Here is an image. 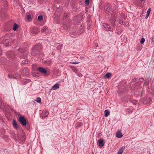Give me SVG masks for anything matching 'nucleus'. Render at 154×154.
I'll use <instances>...</instances> for the list:
<instances>
[{
	"instance_id": "aec40b11",
	"label": "nucleus",
	"mask_w": 154,
	"mask_h": 154,
	"mask_svg": "<svg viewBox=\"0 0 154 154\" xmlns=\"http://www.w3.org/2000/svg\"><path fill=\"white\" fill-rule=\"evenodd\" d=\"M18 27V25L16 24V23H14L13 26V30L14 31L16 30L17 29Z\"/></svg>"
},
{
	"instance_id": "3c124183",
	"label": "nucleus",
	"mask_w": 154,
	"mask_h": 154,
	"mask_svg": "<svg viewBox=\"0 0 154 154\" xmlns=\"http://www.w3.org/2000/svg\"><path fill=\"white\" fill-rule=\"evenodd\" d=\"M65 16H66V17H67V14H65Z\"/></svg>"
},
{
	"instance_id": "2eb2a0df",
	"label": "nucleus",
	"mask_w": 154,
	"mask_h": 154,
	"mask_svg": "<svg viewBox=\"0 0 154 154\" xmlns=\"http://www.w3.org/2000/svg\"><path fill=\"white\" fill-rule=\"evenodd\" d=\"M123 31V29L121 27H119L116 30V33L118 35H120L121 34Z\"/></svg>"
},
{
	"instance_id": "603ef678",
	"label": "nucleus",
	"mask_w": 154,
	"mask_h": 154,
	"mask_svg": "<svg viewBox=\"0 0 154 154\" xmlns=\"http://www.w3.org/2000/svg\"><path fill=\"white\" fill-rule=\"evenodd\" d=\"M1 52H0V55H1Z\"/></svg>"
},
{
	"instance_id": "9b49d317",
	"label": "nucleus",
	"mask_w": 154,
	"mask_h": 154,
	"mask_svg": "<svg viewBox=\"0 0 154 154\" xmlns=\"http://www.w3.org/2000/svg\"><path fill=\"white\" fill-rule=\"evenodd\" d=\"M32 32L35 34H37L38 33V29L36 28H33L31 30Z\"/></svg>"
},
{
	"instance_id": "a18cd8bd",
	"label": "nucleus",
	"mask_w": 154,
	"mask_h": 154,
	"mask_svg": "<svg viewBox=\"0 0 154 154\" xmlns=\"http://www.w3.org/2000/svg\"><path fill=\"white\" fill-rule=\"evenodd\" d=\"M143 93V91H142V92H141V94H142Z\"/></svg>"
},
{
	"instance_id": "2f4dec72",
	"label": "nucleus",
	"mask_w": 154,
	"mask_h": 154,
	"mask_svg": "<svg viewBox=\"0 0 154 154\" xmlns=\"http://www.w3.org/2000/svg\"><path fill=\"white\" fill-rule=\"evenodd\" d=\"M145 41V39L144 38H142L141 39L140 41V43L141 44H143Z\"/></svg>"
},
{
	"instance_id": "ddd939ff",
	"label": "nucleus",
	"mask_w": 154,
	"mask_h": 154,
	"mask_svg": "<svg viewBox=\"0 0 154 154\" xmlns=\"http://www.w3.org/2000/svg\"><path fill=\"white\" fill-rule=\"evenodd\" d=\"M48 116V114L47 112H43L42 113L41 115V117L42 119H44L45 117H47Z\"/></svg>"
},
{
	"instance_id": "8fccbe9b",
	"label": "nucleus",
	"mask_w": 154,
	"mask_h": 154,
	"mask_svg": "<svg viewBox=\"0 0 154 154\" xmlns=\"http://www.w3.org/2000/svg\"><path fill=\"white\" fill-rule=\"evenodd\" d=\"M55 70L56 72H57V69H55Z\"/></svg>"
},
{
	"instance_id": "f704fd0d",
	"label": "nucleus",
	"mask_w": 154,
	"mask_h": 154,
	"mask_svg": "<svg viewBox=\"0 0 154 154\" xmlns=\"http://www.w3.org/2000/svg\"><path fill=\"white\" fill-rule=\"evenodd\" d=\"M89 0H86L85 1V3L87 5H88L89 4Z\"/></svg>"
},
{
	"instance_id": "e433bc0d",
	"label": "nucleus",
	"mask_w": 154,
	"mask_h": 154,
	"mask_svg": "<svg viewBox=\"0 0 154 154\" xmlns=\"http://www.w3.org/2000/svg\"><path fill=\"white\" fill-rule=\"evenodd\" d=\"M151 8H149L147 11V14H149L151 12Z\"/></svg>"
},
{
	"instance_id": "c9c22d12",
	"label": "nucleus",
	"mask_w": 154,
	"mask_h": 154,
	"mask_svg": "<svg viewBox=\"0 0 154 154\" xmlns=\"http://www.w3.org/2000/svg\"><path fill=\"white\" fill-rule=\"evenodd\" d=\"M77 75L80 77H82L83 76L82 74L80 72H78L77 73Z\"/></svg>"
},
{
	"instance_id": "f257e3e1",
	"label": "nucleus",
	"mask_w": 154,
	"mask_h": 154,
	"mask_svg": "<svg viewBox=\"0 0 154 154\" xmlns=\"http://www.w3.org/2000/svg\"><path fill=\"white\" fill-rule=\"evenodd\" d=\"M126 16H124L123 14H122L120 17L118 19L119 23L121 25L125 26L128 27L129 26V23L127 21H123V20L126 19Z\"/></svg>"
},
{
	"instance_id": "49530a36",
	"label": "nucleus",
	"mask_w": 154,
	"mask_h": 154,
	"mask_svg": "<svg viewBox=\"0 0 154 154\" xmlns=\"http://www.w3.org/2000/svg\"><path fill=\"white\" fill-rule=\"evenodd\" d=\"M133 103L134 104V105H136V104L134 102H133Z\"/></svg>"
},
{
	"instance_id": "cd10ccee",
	"label": "nucleus",
	"mask_w": 154,
	"mask_h": 154,
	"mask_svg": "<svg viewBox=\"0 0 154 154\" xmlns=\"http://www.w3.org/2000/svg\"><path fill=\"white\" fill-rule=\"evenodd\" d=\"M71 68L72 71L75 72L77 71V68L75 67H71Z\"/></svg>"
},
{
	"instance_id": "ea45409f",
	"label": "nucleus",
	"mask_w": 154,
	"mask_h": 154,
	"mask_svg": "<svg viewBox=\"0 0 154 154\" xmlns=\"http://www.w3.org/2000/svg\"><path fill=\"white\" fill-rule=\"evenodd\" d=\"M141 46L140 45H139L138 46V47H137V49L139 50H141Z\"/></svg>"
},
{
	"instance_id": "37998d69",
	"label": "nucleus",
	"mask_w": 154,
	"mask_h": 154,
	"mask_svg": "<svg viewBox=\"0 0 154 154\" xmlns=\"http://www.w3.org/2000/svg\"><path fill=\"white\" fill-rule=\"evenodd\" d=\"M25 70V71H26V72H27L28 73V70H27V69H23V70Z\"/></svg>"
},
{
	"instance_id": "7ed1b4c3",
	"label": "nucleus",
	"mask_w": 154,
	"mask_h": 154,
	"mask_svg": "<svg viewBox=\"0 0 154 154\" xmlns=\"http://www.w3.org/2000/svg\"><path fill=\"white\" fill-rule=\"evenodd\" d=\"M151 100L150 97H147L143 98V102L144 104H147L149 103Z\"/></svg>"
},
{
	"instance_id": "4be33fe9",
	"label": "nucleus",
	"mask_w": 154,
	"mask_h": 154,
	"mask_svg": "<svg viewBox=\"0 0 154 154\" xmlns=\"http://www.w3.org/2000/svg\"><path fill=\"white\" fill-rule=\"evenodd\" d=\"M63 45L62 44H60L58 45V46L56 47V49L57 50H59L62 47Z\"/></svg>"
},
{
	"instance_id": "f3484780",
	"label": "nucleus",
	"mask_w": 154,
	"mask_h": 154,
	"mask_svg": "<svg viewBox=\"0 0 154 154\" xmlns=\"http://www.w3.org/2000/svg\"><path fill=\"white\" fill-rule=\"evenodd\" d=\"M110 112L107 109L106 110L104 111V116L105 117H107L109 114Z\"/></svg>"
},
{
	"instance_id": "4c0bfd02",
	"label": "nucleus",
	"mask_w": 154,
	"mask_h": 154,
	"mask_svg": "<svg viewBox=\"0 0 154 154\" xmlns=\"http://www.w3.org/2000/svg\"><path fill=\"white\" fill-rule=\"evenodd\" d=\"M79 63V62H78L77 61H75V62H71L70 63L75 64H76Z\"/></svg>"
},
{
	"instance_id": "412c9836",
	"label": "nucleus",
	"mask_w": 154,
	"mask_h": 154,
	"mask_svg": "<svg viewBox=\"0 0 154 154\" xmlns=\"http://www.w3.org/2000/svg\"><path fill=\"white\" fill-rule=\"evenodd\" d=\"M83 124L82 122H79L76 123L75 125V127H79L82 125Z\"/></svg>"
},
{
	"instance_id": "f8f14e48",
	"label": "nucleus",
	"mask_w": 154,
	"mask_h": 154,
	"mask_svg": "<svg viewBox=\"0 0 154 154\" xmlns=\"http://www.w3.org/2000/svg\"><path fill=\"white\" fill-rule=\"evenodd\" d=\"M48 27L47 26H44L42 29V32H45L46 34H48Z\"/></svg>"
},
{
	"instance_id": "f03ea898",
	"label": "nucleus",
	"mask_w": 154,
	"mask_h": 154,
	"mask_svg": "<svg viewBox=\"0 0 154 154\" xmlns=\"http://www.w3.org/2000/svg\"><path fill=\"white\" fill-rule=\"evenodd\" d=\"M19 121L23 126H25L26 125V121L24 117L20 116L19 117Z\"/></svg>"
},
{
	"instance_id": "a211bd4d",
	"label": "nucleus",
	"mask_w": 154,
	"mask_h": 154,
	"mask_svg": "<svg viewBox=\"0 0 154 154\" xmlns=\"http://www.w3.org/2000/svg\"><path fill=\"white\" fill-rule=\"evenodd\" d=\"M111 73L109 72H108L104 76V77L106 78H109L111 76Z\"/></svg>"
},
{
	"instance_id": "09e8293b",
	"label": "nucleus",
	"mask_w": 154,
	"mask_h": 154,
	"mask_svg": "<svg viewBox=\"0 0 154 154\" xmlns=\"http://www.w3.org/2000/svg\"><path fill=\"white\" fill-rule=\"evenodd\" d=\"M82 30L84 31L85 28H83V27H82Z\"/></svg>"
},
{
	"instance_id": "5701e85b",
	"label": "nucleus",
	"mask_w": 154,
	"mask_h": 154,
	"mask_svg": "<svg viewBox=\"0 0 154 154\" xmlns=\"http://www.w3.org/2000/svg\"><path fill=\"white\" fill-rule=\"evenodd\" d=\"M151 90L154 93V86H152L151 87ZM150 94L151 95V96L152 97H154V94H152L151 92L150 93Z\"/></svg>"
},
{
	"instance_id": "20e7f679",
	"label": "nucleus",
	"mask_w": 154,
	"mask_h": 154,
	"mask_svg": "<svg viewBox=\"0 0 154 154\" xmlns=\"http://www.w3.org/2000/svg\"><path fill=\"white\" fill-rule=\"evenodd\" d=\"M115 16L113 14H112L111 15V17L110 20V23L113 26L114 28L115 24Z\"/></svg>"
},
{
	"instance_id": "79ce46f5",
	"label": "nucleus",
	"mask_w": 154,
	"mask_h": 154,
	"mask_svg": "<svg viewBox=\"0 0 154 154\" xmlns=\"http://www.w3.org/2000/svg\"><path fill=\"white\" fill-rule=\"evenodd\" d=\"M71 36L73 38H75V35H74L73 34H71Z\"/></svg>"
},
{
	"instance_id": "7c9ffc66",
	"label": "nucleus",
	"mask_w": 154,
	"mask_h": 154,
	"mask_svg": "<svg viewBox=\"0 0 154 154\" xmlns=\"http://www.w3.org/2000/svg\"><path fill=\"white\" fill-rule=\"evenodd\" d=\"M31 15H28L27 16V19L28 20H30L31 19Z\"/></svg>"
},
{
	"instance_id": "0eeeda50",
	"label": "nucleus",
	"mask_w": 154,
	"mask_h": 154,
	"mask_svg": "<svg viewBox=\"0 0 154 154\" xmlns=\"http://www.w3.org/2000/svg\"><path fill=\"white\" fill-rule=\"evenodd\" d=\"M116 137L118 138H121L123 136V135L122 134L121 131H117L116 134Z\"/></svg>"
},
{
	"instance_id": "dca6fc26",
	"label": "nucleus",
	"mask_w": 154,
	"mask_h": 154,
	"mask_svg": "<svg viewBox=\"0 0 154 154\" xmlns=\"http://www.w3.org/2000/svg\"><path fill=\"white\" fill-rule=\"evenodd\" d=\"M124 147H123L120 148L118 151L117 154H122L124 149Z\"/></svg>"
},
{
	"instance_id": "c03bdc74",
	"label": "nucleus",
	"mask_w": 154,
	"mask_h": 154,
	"mask_svg": "<svg viewBox=\"0 0 154 154\" xmlns=\"http://www.w3.org/2000/svg\"><path fill=\"white\" fill-rule=\"evenodd\" d=\"M145 1V0H140V1L141 2H143V1Z\"/></svg>"
},
{
	"instance_id": "58836bf2",
	"label": "nucleus",
	"mask_w": 154,
	"mask_h": 154,
	"mask_svg": "<svg viewBox=\"0 0 154 154\" xmlns=\"http://www.w3.org/2000/svg\"><path fill=\"white\" fill-rule=\"evenodd\" d=\"M28 63V61H26V60H24V61H23L22 62V63L23 64H26V63Z\"/></svg>"
},
{
	"instance_id": "c85d7f7f",
	"label": "nucleus",
	"mask_w": 154,
	"mask_h": 154,
	"mask_svg": "<svg viewBox=\"0 0 154 154\" xmlns=\"http://www.w3.org/2000/svg\"><path fill=\"white\" fill-rule=\"evenodd\" d=\"M140 85V83L139 82H137L136 83L134 84V87H136V88H138L137 87V86L138 85L139 86Z\"/></svg>"
},
{
	"instance_id": "6ab92c4d",
	"label": "nucleus",
	"mask_w": 154,
	"mask_h": 154,
	"mask_svg": "<svg viewBox=\"0 0 154 154\" xmlns=\"http://www.w3.org/2000/svg\"><path fill=\"white\" fill-rule=\"evenodd\" d=\"M12 124L16 128H18V125L16 122L14 120L12 122Z\"/></svg>"
},
{
	"instance_id": "864d4df0",
	"label": "nucleus",
	"mask_w": 154,
	"mask_h": 154,
	"mask_svg": "<svg viewBox=\"0 0 154 154\" xmlns=\"http://www.w3.org/2000/svg\"><path fill=\"white\" fill-rule=\"evenodd\" d=\"M96 47H98V45H96Z\"/></svg>"
},
{
	"instance_id": "39448f33",
	"label": "nucleus",
	"mask_w": 154,
	"mask_h": 154,
	"mask_svg": "<svg viewBox=\"0 0 154 154\" xmlns=\"http://www.w3.org/2000/svg\"><path fill=\"white\" fill-rule=\"evenodd\" d=\"M103 26L104 27V29L106 31H111L110 26L107 23H104L103 25Z\"/></svg>"
},
{
	"instance_id": "a19ab883",
	"label": "nucleus",
	"mask_w": 154,
	"mask_h": 154,
	"mask_svg": "<svg viewBox=\"0 0 154 154\" xmlns=\"http://www.w3.org/2000/svg\"><path fill=\"white\" fill-rule=\"evenodd\" d=\"M149 14H146V17H145V19H147L148 18V16H149Z\"/></svg>"
},
{
	"instance_id": "de8ad7c7",
	"label": "nucleus",
	"mask_w": 154,
	"mask_h": 154,
	"mask_svg": "<svg viewBox=\"0 0 154 154\" xmlns=\"http://www.w3.org/2000/svg\"><path fill=\"white\" fill-rule=\"evenodd\" d=\"M8 76L9 77V78H10V75H9H9H8Z\"/></svg>"
},
{
	"instance_id": "6e6552de",
	"label": "nucleus",
	"mask_w": 154,
	"mask_h": 154,
	"mask_svg": "<svg viewBox=\"0 0 154 154\" xmlns=\"http://www.w3.org/2000/svg\"><path fill=\"white\" fill-rule=\"evenodd\" d=\"M98 145L99 146L103 147L104 145L103 140L101 139H99L98 140Z\"/></svg>"
},
{
	"instance_id": "1a4fd4ad",
	"label": "nucleus",
	"mask_w": 154,
	"mask_h": 154,
	"mask_svg": "<svg viewBox=\"0 0 154 154\" xmlns=\"http://www.w3.org/2000/svg\"><path fill=\"white\" fill-rule=\"evenodd\" d=\"M110 7L109 5H107L106 6V8L105 10V13L106 14H109L110 10Z\"/></svg>"
},
{
	"instance_id": "a878e982",
	"label": "nucleus",
	"mask_w": 154,
	"mask_h": 154,
	"mask_svg": "<svg viewBox=\"0 0 154 154\" xmlns=\"http://www.w3.org/2000/svg\"><path fill=\"white\" fill-rule=\"evenodd\" d=\"M38 20L39 21H42L43 19V16L42 15H39L38 16Z\"/></svg>"
},
{
	"instance_id": "4468645a",
	"label": "nucleus",
	"mask_w": 154,
	"mask_h": 154,
	"mask_svg": "<svg viewBox=\"0 0 154 154\" xmlns=\"http://www.w3.org/2000/svg\"><path fill=\"white\" fill-rule=\"evenodd\" d=\"M138 80H139L140 82H142L144 81V79L143 78H140L139 79H138L137 78L134 79H132L133 82H135L137 81Z\"/></svg>"
},
{
	"instance_id": "b1692460",
	"label": "nucleus",
	"mask_w": 154,
	"mask_h": 154,
	"mask_svg": "<svg viewBox=\"0 0 154 154\" xmlns=\"http://www.w3.org/2000/svg\"><path fill=\"white\" fill-rule=\"evenodd\" d=\"M154 36L153 35L152 37L150 38L149 42L151 44H153L154 43Z\"/></svg>"
},
{
	"instance_id": "393cba45",
	"label": "nucleus",
	"mask_w": 154,
	"mask_h": 154,
	"mask_svg": "<svg viewBox=\"0 0 154 154\" xmlns=\"http://www.w3.org/2000/svg\"><path fill=\"white\" fill-rule=\"evenodd\" d=\"M35 101H36L37 103H41V99L40 97H38L36 98Z\"/></svg>"
},
{
	"instance_id": "72a5a7b5",
	"label": "nucleus",
	"mask_w": 154,
	"mask_h": 154,
	"mask_svg": "<svg viewBox=\"0 0 154 154\" xmlns=\"http://www.w3.org/2000/svg\"><path fill=\"white\" fill-rule=\"evenodd\" d=\"M4 138H5V141H8V140H9V138L8 136H5L4 137Z\"/></svg>"
},
{
	"instance_id": "c756f323",
	"label": "nucleus",
	"mask_w": 154,
	"mask_h": 154,
	"mask_svg": "<svg viewBox=\"0 0 154 154\" xmlns=\"http://www.w3.org/2000/svg\"><path fill=\"white\" fill-rule=\"evenodd\" d=\"M54 18L55 19H56V20H57V22H58L60 20V17H57L55 14L54 15Z\"/></svg>"
},
{
	"instance_id": "9d476101",
	"label": "nucleus",
	"mask_w": 154,
	"mask_h": 154,
	"mask_svg": "<svg viewBox=\"0 0 154 154\" xmlns=\"http://www.w3.org/2000/svg\"><path fill=\"white\" fill-rule=\"evenodd\" d=\"M59 88V84L57 83L53 86L51 89V90H56Z\"/></svg>"
},
{
	"instance_id": "473e14b6",
	"label": "nucleus",
	"mask_w": 154,
	"mask_h": 154,
	"mask_svg": "<svg viewBox=\"0 0 154 154\" xmlns=\"http://www.w3.org/2000/svg\"><path fill=\"white\" fill-rule=\"evenodd\" d=\"M35 49H33L31 50V54L32 55H34L35 54L34 52H35Z\"/></svg>"
},
{
	"instance_id": "423d86ee",
	"label": "nucleus",
	"mask_w": 154,
	"mask_h": 154,
	"mask_svg": "<svg viewBox=\"0 0 154 154\" xmlns=\"http://www.w3.org/2000/svg\"><path fill=\"white\" fill-rule=\"evenodd\" d=\"M38 71L42 74H46L47 73V71L44 68L42 67H38Z\"/></svg>"
},
{
	"instance_id": "bb28decb",
	"label": "nucleus",
	"mask_w": 154,
	"mask_h": 154,
	"mask_svg": "<svg viewBox=\"0 0 154 154\" xmlns=\"http://www.w3.org/2000/svg\"><path fill=\"white\" fill-rule=\"evenodd\" d=\"M149 79H147V80H145V82L144 83V85L147 86L149 84Z\"/></svg>"
}]
</instances>
